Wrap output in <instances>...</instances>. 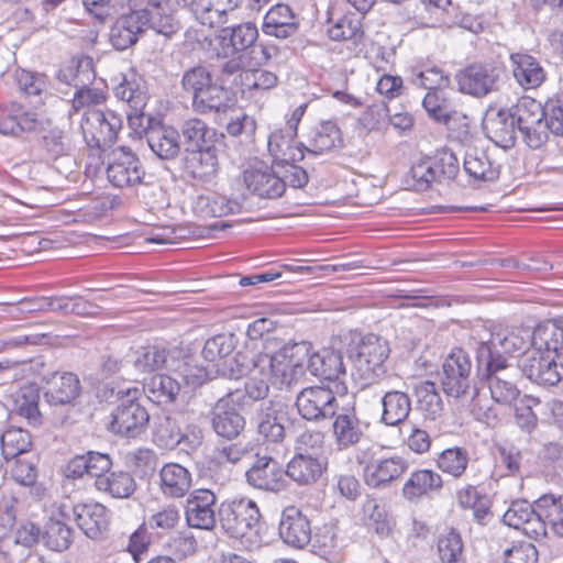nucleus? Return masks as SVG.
<instances>
[{"instance_id":"nucleus-1","label":"nucleus","mask_w":563,"mask_h":563,"mask_svg":"<svg viewBox=\"0 0 563 563\" xmlns=\"http://www.w3.org/2000/svg\"><path fill=\"white\" fill-rule=\"evenodd\" d=\"M219 520L224 532L238 539L246 550L261 547V512L254 500L241 497L223 501L219 507Z\"/></svg>"},{"instance_id":"nucleus-2","label":"nucleus","mask_w":563,"mask_h":563,"mask_svg":"<svg viewBox=\"0 0 563 563\" xmlns=\"http://www.w3.org/2000/svg\"><path fill=\"white\" fill-rule=\"evenodd\" d=\"M390 349L388 342L377 335L368 334L349 350L352 362V376L362 386L377 383L387 372L386 361Z\"/></svg>"},{"instance_id":"nucleus-3","label":"nucleus","mask_w":563,"mask_h":563,"mask_svg":"<svg viewBox=\"0 0 563 563\" xmlns=\"http://www.w3.org/2000/svg\"><path fill=\"white\" fill-rule=\"evenodd\" d=\"M460 164L454 152L448 147L439 148L431 156L413 163L406 175L405 184L409 189L427 190L433 183H445L456 177Z\"/></svg>"},{"instance_id":"nucleus-4","label":"nucleus","mask_w":563,"mask_h":563,"mask_svg":"<svg viewBox=\"0 0 563 563\" xmlns=\"http://www.w3.org/2000/svg\"><path fill=\"white\" fill-rule=\"evenodd\" d=\"M530 329L523 327H494L489 339L478 342L477 362H495L497 358L512 363L508 355L522 352L529 342Z\"/></svg>"},{"instance_id":"nucleus-5","label":"nucleus","mask_w":563,"mask_h":563,"mask_svg":"<svg viewBox=\"0 0 563 563\" xmlns=\"http://www.w3.org/2000/svg\"><path fill=\"white\" fill-rule=\"evenodd\" d=\"M106 175L118 189H134L146 184V170L140 157L128 146H118L108 154Z\"/></svg>"},{"instance_id":"nucleus-6","label":"nucleus","mask_w":563,"mask_h":563,"mask_svg":"<svg viewBox=\"0 0 563 563\" xmlns=\"http://www.w3.org/2000/svg\"><path fill=\"white\" fill-rule=\"evenodd\" d=\"M477 367L482 378L487 382L490 397L495 402L511 405L518 398V365L497 358L495 362H477Z\"/></svg>"},{"instance_id":"nucleus-7","label":"nucleus","mask_w":563,"mask_h":563,"mask_svg":"<svg viewBox=\"0 0 563 563\" xmlns=\"http://www.w3.org/2000/svg\"><path fill=\"white\" fill-rule=\"evenodd\" d=\"M151 23L159 33H168L173 29L172 18L166 16V22H156V15L148 10L132 11L122 15L111 27L110 41L117 49H126L137 41V35L143 32L146 24Z\"/></svg>"},{"instance_id":"nucleus-8","label":"nucleus","mask_w":563,"mask_h":563,"mask_svg":"<svg viewBox=\"0 0 563 563\" xmlns=\"http://www.w3.org/2000/svg\"><path fill=\"white\" fill-rule=\"evenodd\" d=\"M137 389H128L126 398L112 410L109 430L125 438H136L148 424L150 415L145 407L136 401Z\"/></svg>"},{"instance_id":"nucleus-9","label":"nucleus","mask_w":563,"mask_h":563,"mask_svg":"<svg viewBox=\"0 0 563 563\" xmlns=\"http://www.w3.org/2000/svg\"><path fill=\"white\" fill-rule=\"evenodd\" d=\"M122 129V120L111 110L87 111L81 120V131L87 145L103 150L112 146Z\"/></svg>"},{"instance_id":"nucleus-10","label":"nucleus","mask_w":563,"mask_h":563,"mask_svg":"<svg viewBox=\"0 0 563 563\" xmlns=\"http://www.w3.org/2000/svg\"><path fill=\"white\" fill-rule=\"evenodd\" d=\"M518 368L532 383L554 386L563 379V354L527 351Z\"/></svg>"},{"instance_id":"nucleus-11","label":"nucleus","mask_w":563,"mask_h":563,"mask_svg":"<svg viewBox=\"0 0 563 563\" xmlns=\"http://www.w3.org/2000/svg\"><path fill=\"white\" fill-rule=\"evenodd\" d=\"M37 375H41L37 394L41 391L49 406L70 405L80 396V380L74 373L55 371L41 374L37 371Z\"/></svg>"},{"instance_id":"nucleus-12","label":"nucleus","mask_w":563,"mask_h":563,"mask_svg":"<svg viewBox=\"0 0 563 563\" xmlns=\"http://www.w3.org/2000/svg\"><path fill=\"white\" fill-rule=\"evenodd\" d=\"M289 406L277 399L262 402L256 412L257 434L266 443H282L286 438L285 423L289 420Z\"/></svg>"},{"instance_id":"nucleus-13","label":"nucleus","mask_w":563,"mask_h":563,"mask_svg":"<svg viewBox=\"0 0 563 563\" xmlns=\"http://www.w3.org/2000/svg\"><path fill=\"white\" fill-rule=\"evenodd\" d=\"M44 525L42 530L37 528V539L49 550L62 552L67 550L73 542V530L64 521L66 514L63 506L56 501L44 504Z\"/></svg>"},{"instance_id":"nucleus-14","label":"nucleus","mask_w":563,"mask_h":563,"mask_svg":"<svg viewBox=\"0 0 563 563\" xmlns=\"http://www.w3.org/2000/svg\"><path fill=\"white\" fill-rule=\"evenodd\" d=\"M296 406L300 416L309 421L332 418L339 408L335 394L324 386L302 389L297 396Z\"/></svg>"},{"instance_id":"nucleus-15","label":"nucleus","mask_w":563,"mask_h":563,"mask_svg":"<svg viewBox=\"0 0 563 563\" xmlns=\"http://www.w3.org/2000/svg\"><path fill=\"white\" fill-rule=\"evenodd\" d=\"M472 362L462 349L453 350L442 366V388L451 397L459 398L466 394L471 386Z\"/></svg>"},{"instance_id":"nucleus-16","label":"nucleus","mask_w":563,"mask_h":563,"mask_svg":"<svg viewBox=\"0 0 563 563\" xmlns=\"http://www.w3.org/2000/svg\"><path fill=\"white\" fill-rule=\"evenodd\" d=\"M499 69L488 63H473L456 74L459 89L474 97L494 91L499 79Z\"/></svg>"},{"instance_id":"nucleus-17","label":"nucleus","mask_w":563,"mask_h":563,"mask_svg":"<svg viewBox=\"0 0 563 563\" xmlns=\"http://www.w3.org/2000/svg\"><path fill=\"white\" fill-rule=\"evenodd\" d=\"M545 113L542 103L529 96L520 97L514 107L512 115L517 120L518 129L531 147H538L542 143L540 130Z\"/></svg>"},{"instance_id":"nucleus-18","label":"nucleus","mask_w":563,"mask_h":563,"mask_svg":"<svg viewBox=\"0 0 563 563\" xmlns=\"http://www.w3.org/2000/svg\"><path fill=\"white\" fill-rule=\"evenodd\" d=\"M503 520L509 527L521 530L527 537L540 541L548 536L545 523L541 520L540 511L537 509V500L533 505L527 500L512 501L504 514Z\"/></svg>"},{"instance_id":"nucleus-19","label":"nucleus","mask_w":563,"mask_h":563,"mask_svg":"<svg viewBox=\"0 0 563 563\" xmlns=\"http://www.w3.org/2000/svg\"><path fill=\"white\" fill-rule=\"evenodd\" d=\"M239 391H230L220 398L211 411V428L217 435L229 441L235 440L245 428V418L234 408L230 407L232 402L239 400L235 398Z\"/></svg>"},{"instance_id":"nucleus-20","label":"nucleus","mask_w":563,"mask_h":563,"mask_svg":"<svg viewBox=\"0 0 563 563\" xmlns=\"http://www.w3.org/2000/svg\"><path fill=\"white\" fill-rule=\"evenodd\" d=\"M217 495L211 489H195L187 499L185 516L190 528L212 530L216 527Z\"/></svg>"},{"instance_id":"nucleus-21","label":"nucleus","mask_w":563,"mask_h":563,"mask_svg":"<svg viewBox=\"0 0 563 563\" xmlns=\"http://www.w3.org/2000/svg\"><path fill=\"white\" fill-rule=\"evenodd\" d=\"M246 188L262 198L274 199L284 194V184L279 179L276 168L263 162H254L243 172Z\"/></svg>"},{"instance_id":"nucleus-22","label":"nucleus","mask_w":563,"mask_h":563,"mask_svg":"<svg viewBox=\"0 0 563 563\" xmlns=\"http://www.w3.org/2000/svg\"><path fill=\"white\" fill-rule=\"evenodd\" d=\"M245 476L247 483L257 489L278 493L286 487L285 470L271 455H257Z\"/></svg>"},{"instance_id":"nucleus-23","label":"nucleus","mask_w":563,"mask_h":563,"mask_svg":"<svg viewBox=\"0 0 563 563\" xmlns=\"http://www.w3.org/2000/svg\"><path fill=\"white\" fill-rule=\"evenodd\" d=\"M409 468L407 459L400 455L372 459L363 470L364 482L373 488H382L399 479Z\"/></svg>"},{"instance_id":"nucleus-24","label":"nucleus","mask_w":563,"mask_h":563,"mask_svg":"<svg viewBox=\"0 0 563 563\" xmlns=\"http://www.w3.org/2000/svg\"><path fill=\"white\" fill-rule=\"evenodd\" d=\"M219 154V147L186 152L183 170L195 181L211 183L218 177L221 169Z\"/></svg>"},{"instance_id":"nucleus-25","label":"nucleus","mask_w":563,"mask_h":563,"mask_svg":"<svg viewBox=\"0 0 563 563\" xmlns=\"http://www.w3.org/2000/svg\"><path fill=\"white\" fill-rule=\"evenodd\" d=\"M332 418L333 438L339 450H347L362 441L367 424L357 417L355 408H338Z\"/></svg>"},{"instance_id":"nucleus-26","label":"nucleus","mask_w":563,"mask_h":563,"mask_svg":"<svg viewBox=\"0 0 563 563\" xmlns=\"http://www.w3.org/2000/svg\"><path fill=\"white\" fill-rule=\"evenodd\" d=\"M278 530L282 540L296 549H303L311 540L310 521L296 506L283 510Z\"/></svg>"},{"instance_id":"nucleus-27","label":"nucleus","mask_w":563,"mask_h":563,"mask_svg":"<svg viewBox=\"0 0 563 563\" xmlns=\"http://www.w3.org/2000/svg\"><path fill=\"white\" fill-rule=\"evenodd\" d=\"M188 8L203 26L217 29L227 21L228 12L235 10L242 0H177Z\"/></svg>"},{"instance_id":"nucleus-28","label":"nucleus","mask_w":563,"mask_h":563,"mask_svg":"<svg viewBox=\"0 0 563 563\" xmlns=\"http://www.w3.org/2000/svg\"><path fill=\"white\" fill-rule=\"evenodd\" d=\"M235 104V95L214 79L191 99L192 109L200 114L227 112Z\"/></svg>"},{"instance_id":"nucleus-29","label":"nucleus","mask_w":563,"mask_h":563,"mask_svg":"<svg viewBox=\"0 0 563 563\" xmlns=\"http://www.w3.org/2000/svg\"><path fill=\"white\" fill-rule=\"evenodd\" d=\"M181 136L185 146V153L190 151H201L217 148L224 137L214 128L199 118H190L181 125Z\"/></svg>"},{"instance_id":"nucleus-30","label":"nucleus","mask_w":563,"mask_h":563,"mask_svg":"<svg viewBox=\"0 0 563 563\" xmlns=\"http://www.w3.org/2000/svg\"><path fill=\"white\" fill-rule=\"evenodd\" d=\"M514 78L523 89H537L547 79V73L536 57L526 53L510 55Z\"/></svg>"},{"instance_id":"nucleus-31","label":"nucleus","mask_w":563,"mask_h":563,"mask_svg":"<svg viewBox=\"0 0 563 563\" xmlns=\"http://www.w3.org/2000/svg\"><path fill=\"white\" fill-rule=\"evenodd\" d=\"M529 342V351L561 354L559 350L563 346V320H548L538 324L530 330Z\"/></svg>"},{"instance_id":"nucleus-32","label":"nucleus","mask_w":563,"mask_h":563,"mask_svg":"<svg viewBox=\"0 0 563 563\" xmlns=\"http://www.w3.org/2000/svg\"><path fill=\"white\" fill-rule=\"evenodd\" d=\"M159 490L169 499L183 498L191 487L190 472L178 463H167L159 471Z\"/></svg>"},{"instance_id":"nucleus-33","label":"nucleus","mask_w":563,"mask_h":563,"mask_svg":"<svg viewBox=\"0 0 563 563\" xmlns=\"http://www.w3.org/2000/svg\"><path fill=\"white\" fill-rule=\"evenodd\" d=\"M252 371L257 372L264 377H273L280 384L287 385L295 377V373L288 363V358H286L283 347L273 354L258 353L253 358Z\"/></svg>"},{"instance_id":"nucleus-34","label":"nucleus","mask_w":563,"mask_h":563,"mask_svg":"<svg viewBox=\"0 0 563 563\" xmlns=\"http://www.w3.org/2000/svg\"><path fill=\"white\" fill-rule=\"evenodd\" d=\"M136 354L134 366L140 372H153L163 367L172 371L175 363L179 362L183 356V350L177 347L166 350L162 346L148 345L142 347Z\"/></svg>"},{"instance_id":"nucleus-35","label":"nucleus","mask_w":563,"mask_h":563,"mask_svg":"<svg viewBox=\"0 0 563 563\" xmlns=\"http://www.w3.org/2000/svg\"><path fill=\"white\" fill-rule=\"evenodd\" d=\"M443 487L442 476L433 470H417L405 482L401 493L405 499L418 501Z\"/></svg>"},{"instance_id":"nucleus-36","label":"nucleus","mask_w":563,"mask_h":563,"mask_svg":"<svg viewBox=\"0 0 563 563\" xmlns=\"http://www.w3.org/2000/svg\"><path fill=\"white\" fill-rule=\"evenodd\" d=\"M74 515L78 527L90 539L99 538L108 528L107 508L99 503L76 505Z\"/></svg>"},{"instance_id":"nucleus-37","label":"nucleus","mask_w":563,"mask_h":563,"mask_svg":"<svg viewBox=\"0 0 563 563\" xmlns=\"http://www.w3.org/2000/svg\"><path fill=\"white\" fill-rule=\"evenodd\" d=\"M382 415L379 422L387 427H398L411 412L410 396L401 390L385 391L380 398Z\"/></svg>"},{"instance_id":"nucleus-38","label":"nucleus","mask_w":563,"mask_h":563,"mask_svg":"<svg viewBox=\"0 0 563 563\" xmlns=\"http://www.w3.org/2000/svg\"><path fill=\"white\" fill-rule=\"evenodd\" d=\"M34 126V114L26 111L22 103L13 101L10 106L0 104V134L20 135Z\"/></svg>"},{"instance_id":"nucleus-39","label":"nucleus","mask_w":563,"mask_h":563,"mask_svg":"<svg viewBox=\"0 0 563 563\" xmlns=\"http://www.w3.org/2000/svg\"><path fill=\"white\" fill-rule=\"evenodd\" d=\"M309 372L325 380H336L345 375L343 355L334 349H322L312 353L308 364Z\"/></svg>"},{"instance_id":"nucleus-40","label":"nucleus","mask_w":563,"mask_h":563,"mask_svg":"<svg viewBox=\"0 0 563 563\" xmlns=\"http://www.w3.org/2000/svg\"><path fill=\"white\" fill-rule=\"evenodd\" d=\"M323 470L324 465L319 457L298 452L287 463L285 476L298 485H310L320 478Z\"/></svg>"},{"instance_id":"nucleus-41","label":"nucleus","mask_w":563,"mask_h":563,"mask_svg":"<svg viewBox=\"0 0 563 563\" xmlns=\"http://www.w3.org/2000/svg\"><path fill=\"white\" fill-rule=\"evenodd\" d=\"M241 209L242 207L236 200L214 192L199 196L192 206L194 213L200 220L221 218L236 213Z\"/></svg>"},{"instance_id":"nucleus-42","label":"nucleus","mask_w":563,"mask_h":563,"mask_svg":"<svg viewBox=\"0 0 563 563\" xmlns=\"http://www.w3.org/2000/svg\"><path fill=\"white\" fill-rule=\"evenodd\" d=\"M262 30L266 35L286 38L297 30L295 14L289 5L278 3L273 5L265 14Z\"/></svg>"},{"instance_id":"nucleus-43","label":"nucleus","mask_w":563,"mask_h":563,"mask_svg":"<svg viewBox=\"0 0 563 563\" xmlns=\"http://www.w3.org/2000/svg\"><path fill=\"white\" fill-rule=\"evenodd\" d=\"M297 135L279 129L268 137V151L275 159V165L280 163L300 162L305 154L302 147L296 142Z\"/></svg>"},{"instance_id":"nucleus-44","label":"nucleus","mask_w":563,"mask_h":563,"mask_svg":"<svg viewBox=\"0 0 563 563\" xmlns=\"http://www.w3.org/2000/svg\"><path fill=\"white\" fill-rule=\"evenodd\" d=\"M180 388V383L176 378L163 374L150 377L143 385L146 397L156 405L175 402Z\"/></svg>"},{"instance_id":"nucleus-45","label":"nucleus","mask_w":563,"mask_h":563,"mask_svg":"<svg viewBox=\"0 0 563 563\" xmlns=\"http://www.w3.org/2000/svg\"><path fill=\"white\" fill-rule=\"evenodd\" d=\"M488 137L503 148L511 147L516 142L515 118L506 110H499L486 121Z\"/></svg>"},{"instance_id":"nucleus-46","label":"nucleus","mask_w":563,"mask_h":563,"mask_svg":"<svg viewBox=\"0 0 563 563\" xmlns=\"http://www.w3.org/2000/svg\"><path fill=\"white\" fill-rule=\"evenodd\" d=\"M434 464L443 474L461 479L468 470L470 453L462 446L448 448L437 454Z\"/></svg>"},{"instance_id":"nucleus-47","label":"nucleus","mask_w":563,"mask_h":563,"mask_svg":"<svg viewBox=\"0 0 563 563\" xmlns=\"http://www.w3.org/2000/svg\"><path fill=\"white\" fill-rule=\"evenodd\" d=\"M343 145V133L333 120L321 121L309 141V151L323 154Z\"/></svg>"},{"instance_id":"nucleus-48","label":"nucleus","mask_w":563,"mask_h":563,"mask_svg":"<svg viewBox=\"0 0 563 563\" xmlns=\"http://www.w3.org/2000/svg\"><path fill=\"white\" fill-rule=\"evenodd\" d=\"M96 488L113 498L125 499L134 494L137 484L129 472L114 471L101 476L96 483Z\"/></svg>"},{"instance_id":"nucleus-49","label":"nucleus","mask_w":563,"mask_h":563,"mask_svg":"<svg viewBox=\"0 0 563 563\" xmlns=\"http://www.w3.org/2000/svg\"><path fill=\"white\" fill-rule=\"evenodd\" d=\"M417 408L424 419L434 421L442 416L443 401L437 390L435 384L431 380H422L415 387Z\"/></svg>"},{"instance_id":"nucleus-50","label":"nucleus","mask_w":563,"mask_h":563,"mask_svg":"<svg viewBox=\"0 0 563 563\" xmlns=\"http://www.w3.org/2000/svg\"><path fill=\"white\" fill-rule=\"evenodd\" d=\"M178 132L170 126H156L148 133L151 150L163 159L175 157L179 152Z\"/></svg>"},{"instance_id":"nucleus-51","label":"nucleus","mask_w":563,"mask_h":563,"mask_svg":"<svg viewBox=\"0 0 563 563\" xmlns=\"http://www.w3.org/2000/svg\"><path fill=\"white\" fill-rule=\"evenodd\" d=\"M417 82L428 91L443 90L450 86V76L442 67L430 62L420 60L412 67Z\"/></svg>"},{"instance_id":"nucleus-52","label":"nucleus","mask_w":563,"mask_h":563,"mask_svg":"<svg viewBox=\"0 0 563 563\" xmlns=\"http://www.w3.org/2000/svg\"><path fill=\"white\" fill-rule=\"evenodd\" d=\"M537 509L545 528L550 526L555 536L563 538V495H543L537 500Z\"/></svg>"},{"instance_id":"nucleus-53","label":"nucleus","mask_w":563,"mask_h":563,"mask_svg":"<svg viewBox=\"0 0 563 563\" xmlns=\"http://www.w3.org/2000/svg\"><path fill=\"white\" fill-rule=\"evenodd\" d=\"M32 437L22 428H12L1 435V449L4 459H15L33 453Z\"/></svg>"},{"instance_id":"nucleus-54","label":"nucleus","mask_w":563,"mask_h":563,"mask_svg":"<svg viewBox=\"0 0 563 563\" xmlns=\"http://www.w3.org/2000/svg\"><path fill=\"white\" fill-rule=\"evenodd\" d=\"M115 96L120 100L125 101L131 108V112L128 113L130 123H133V120H140L142 118L147 98L145 91L136 84L124 78L115 87Z\"/></svg>"},{"instance_id":"nucleus-55","label":"nucleus","mask_w":563,"mask_h":563,"mask_svg":"<svg viewBox=\"0 0 563 563\" xmlns=\"http://www.w3.org/2000/svg\"><path fill=\"white\" fill-rule=\"evenodd\" d=\"M236 338L233 333H220L205 342L201 354L203 358L219 366V362L227 361L236 346Z\"/></svg>"},{"instance_id":"nucleus-56","label":"nucleus","mask_w":563,"mask_h":563,"mask_svg":"<svg viewBox=\"0 0 563 563\" xmlns=\"http://www.w3.org/2000/svg\"><path fill=\"white\" fill-rule=\"evenodd\" d=\"M172 371L178 374L184 385L190 389H196L209 378L208 371L203 366L196 364L192 357L184 352L179 362L175 363V367Z\"/></svg>"},{"instance_id":"nucleus-57","label":"nucleus","mask_w":563,"mask_h":563,"mask_svg":"<svg viewBox=\"0 0 563 563\" xmlns=\"http://www.w3.org/2000/svg\"><path fill=\"white\" fill-rule=\"evenodd\" d=\"M241 90L246 91H266L276 87L277 76L266 69H243L239 74Z\"/></svg>"},{"instance_id":"nucleus-58","label":"nucleus","mask_w":563,"mask_h":563,"mask_svg":"<svg viewBox=\"0 0 563 563\" xmlns=\"http://www.w3.org/2000/svg\"><path fill=\"white\" fill-rule=\"evenodd\" d=\"M328 35L333 41H361L364 31L361 20L353 14H345L328 30Z\"/></svg>"},{"instance_id":"nucleus-59","label":"nucleus","mask_w":563,"mask_h":563,"mask_svg":"<svg viewBox=\"0 0 563 563\" xmlns=\"http://www.w3.org/2000/svg\"><path fill=\"white\" fill-rule=\"evenodd\" d=\"M180 522L179 508L174 504L165 505L153 512L147 521V527L159 534L173 531Z\"/></svg>"},{"instance_id":"nucleus-60","label":"nucleus","mask_w":563,"mask_h":563,"mask_svg":"<svg viewBox=\"0 0 563 563\" xmlns=\"http://www.w3.org/2000/svg\"><path fill=\"white\" fill-rule=\"evenodd\" d=\"M107 99L108 88L106 86H84L75 91L71 99V108L76 113L85 109L90 111V108L106 103Z\"/></svg>"},{"instance_id":"nucleus-61","label":"nucleus","mask_w":563,"mask_h":563,"mask_svg":"<svg viewBox=\"0 0 563 563\" xmlns=\"http://www.w3.org/2000/svg\"><path fill=\"white\" fill-rule=\"evenodd\" d=\"M375 69L383 73L376 82V91L387 100H394L404 92V80L398 75L387 74L388 62L382 65L375 64Z\"/></svg>"},{"instance_id":"nucleus-62","label":"nucleus","mask_w":563,"mask_h":563,"mask_svg":"<svg viewBox=\"0 0 563 563\" xmlns=\"http://www.w3.org/2000/svg\"><path fill=\"white\" fill-rule=\"evenodd\" d=\"M438 551L442 563H460L463 542L459 532L451 529L438 540Z\"/></svg>"},{"instance_id":"nucleus-63","label":"nucleus","mask_w":563,"mask_h":563,"mask_svg":"<svg viewBox=\"0 0 563 563\" xmlns=\"http://www.w3.org/2000/svg\"><path fill=\"white\" fill-rule=\"evenodd\" d=\"M154 441L158 446L173 450L181 444L180 426L169 417L159 422L155 432Z\"/></svg>"},{"instance_id":"nucleus-64","label":"nucleus","mask_w":563,"mask_h":563,"mask_svg":"<svg viewBox=\"0 0 563 563\" xmlns=\"http://www.w3.org/2000/svg\"><path fill=\"white\" fill-rule=\"evenodd\" d=\"M440 123L444 124L450 134L463 142L471 135V118L456 104Z\"/></svg>"}]
</instances>
